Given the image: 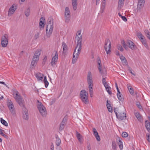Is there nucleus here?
Segmentation results:
<instances>
[{
    "label": "nucleus",
    "mask_w": 150,
    "mask_h": 150,
    "mask_svg": "<svg viewBox=\"0 0 150 150\" xmlns=\"http://www.w3.org/2000/svg\"><path fill=\"white\" fill-rule=\"evenodd\" d=\"M80 96L82 101L85 103L87 104L88 102V93L84 90H81L80 92Z\"/></svg>",
    "instance_id": "nucleus-1"
},
{
    "label": "nucleus",
    "mask_w": 150,
    "mask_h": 150,
    "mask_svg": "<svg viewBox=\"0 0 150 150\" xmlns=\"http://www.w3.org/2000/svg\"><path fill=\"white\" fill-rule=\"evenodd\" d=\"M15 96L14 97L15 100L21 107L24 108L25 106L24 104V102L22 97L17 91H15Z\"/></svg>",
    "instance_id": "nucleus-2"
},
{
    "label": "nucleus",
    "mask_w": 150,
    "mask_h": 150,
    "mask_svg": "<svg viewBox=\"0 0 150 150\" xmlns=\"http://www.w3.org/2000/svg\"><path fill=\"white\" fill-rule=\"evenodd\" d=\"M40 54V50L39 49L37 50L35 52L31 62V65L32 66H34L36 65L39 60V56Z\"/></svg>",
    "instance_id": "nucleus-3"
},
{
    "label": "nucleus",
    "mask_w": 150,
    "mask_h": 150,
    "mask_svg": "<svg viewBox=\"0 0 150 150\" xmlns=\"http://www.w3.org/2000/svg\"><path fill=\"white\" fill-rule=\"evenodd\" d=\"M38 104L37 105V108L40 113L43 117H45L47 114V112L45 107L39 100H38Z\"/></svg>",
    "instance_id": "nucleus-4"
},
{
    "label": "nucleus",
    "mask_w": 150,
    "mask_h": 150,
    "mask_svg": "<svg viewBox=\"0 0 150 150\" xmlns=\"http://www.w3.org/2000/svg\"><path fill=\"white\" fill-rule=\"evenodd\" d=\"M145 0H138L136 13L141 12L144 7Z\"/></svg>",
    "instance_id": "nucleus-5"
},
{
    "label": "nucleus",
    "mask_w": 150,
    "mask_h": 150,
    "mask_svg": "<svg viewBox=\"0 0 150 150\" xmlns=\"http://www.w3.org/2000/svg\"><path fill=\"white\" fill-rule=\"evenodd\" d=\"M104 48L107 54H110L111 52L110 50L111 45L110 42L109 40L107 39L105 40Z\"/></svg>",
    "instance_id": "nucleus-6"
},
{
    "label": "nucleus",
    "mask_w": 150,
    "mask_h": 150,
    "mask_svg": "<svg viewBox=\"0 0 150 150\" xmlns=\"http://www.w3.org/2000/svg\"><path fill=\"white\" fill-rule=\"evenodd\" d=\"M8 36L6 34H4L2 37L1 43L3 47H6L7 46L8 42Z\"/></svg>",
    "instance_id": "nucleus-7"
},
{
    "label": "nucleus",
    "mask_w": 150,
    "mask_h": 150,
    "mask_svg": "<svg viewBox=\"0 0 150 150\" xmlns=\"http://www.w3.org/2000/svg\"><path fill=\"white\" fill-rule=\"evenodd\" d=\"M53 26L51 25L47 26L46 27V36L47 38H50L52 33Z\"/></svg>",
    "instance_id": "nucleus-8"
},
{
    "label": "nucleus",
    "mask_w": 150,
    "mask_h": 150,
    "mask_svg": "<svg viewBox=\"0 0 150 150\" xmlns=\"http://www.w3.org/2000/svg\"><path fill=\"white\" fill-rule=\"evenodd\" d=\"M87 80L88 86H93V81L92 73L90 71H89L88 73Z\"/></svg>",
    "instance_id": "nucleus-9"
},
{
    "label": "nucleus",
    "mask_w": 150,
    "mask_h": 150,
    "mask_svg": "<svg viewBox=\"0 0 150 150\" xmlns=\"http://www.w3.org/2000/svg\"><path fill=\"white\" fill-rule=\"evenodd\" d=\"M127 47L128 46L132 50H135L136 48V46L135 44L131 41L128 40L126 42Z\"/></svg>",
    "instance_id": "nucleus-10"
},
{
    "label": "nucleus",
    "mask_w": 150,
    "mask_h": 150,
    "mask_svg": "<svg viewBox=\"0 0 150 150\" xmlns=\"http://www.w3.org/2000/svg\"><path fill=\"white\" fill-rule=\"evenodd\" d=\"M7 106L11 113L13 114L14 112V107L12 102L11 100H8Z\"/></svg>",
    "instance_id": "nucleus-11"
},
{
    "label": "nucleus",
    "mask_w": 150,
    "mask_h": 150,
    "mask_svg": "<svg viewBox=\"0 0 150 150\" xmlns=\"http://www.w3.org/2000/svg\"><path fill=\"white\" fill-rule=\"evenodd\" d=\"M58 59V54L57 52L56 51L55 55L52 57L51 60V64L52 67H54L56 64Z\"/></svg>",
    "instance_id": "nucleus-12"
},
{
    "label": "nucleus",
    "mask_w": 150,
    "mask_h": 150,
    "mask_svg": "<svg viewBox=\"0 0 150 150\" xmlns=\"http://www.w3.org/2000/svg\"><path fill=\"white\" fill-rule=\"evenodd\" d=\"M67 117L66 116L64 117L60 123L59 127V131H62L64 128L67 120Z\"/></svg>",
    "instance_id": "nucleus-13"
},
{
    "label": "nucleus",
    "mask_w": 150,
    "mask_h": 150,
    "mask_svg": "<svg viewBox=\"0 0 150 150\" xmlns=\"http://www.w3.org/2000/svg\"><path fill=\"white\" fill-rule=\"evenodd\" d=\"M126 116L124 112H118V115H117V118L120 120H125Z\"/></svg>",
    "instance_id": "nucleus-14"
},
{
    "label": "nucleus",
    "mask_w": 150,
    "mask_h": 150,
    "mask_svg": "<svg viewBox=\"0 0 150 150\" xmlns=\"http://www.w3.org/2000/svg\"><path fill=\"white\" fill-rule=\"evenodd\" d=\"M35 76L38 81H42V79L44 77V75L43 74L38 72L35 74Z\"/></svg>",
    "instance_id": "nucleus-15"
},
{
    "label": "nucleus",
    "mask_w": 150,
    "mask_h": 150,
    "mask_svg": "<svg viewBox=\"0 0 150 150\" xmlns=\"http://www.w3.org/2000/svg\"><path fill=\"white\" fill-rule=\"evenodd\" d=\"M16 9V6H15L14 5H13L11 7L8 11V15L11 16L13 14Z\"/></svg>",
    "instance_id": "nucleus-16"
},
{
    "label": "nucleus",
    "mask_w": 150,
    "mask_h": 150,
    "mask_svg": "<svg viewBox=\"0 0 150 150\" xmlns=\"http://www.w3.org/2000/svg\"><path fill=\"white\" fill-rule=\"evenodd\" d=\"M78 48V52L76 54L75 53L76 56H77V57H79V55L81 51V44L79 43L78 44H77V46L76 47L75 49L74 50L76 49H76Z\"/></svg>",
    "instance_id": "nucleus-17"
},
{
    "label": "nucleus",
    "mask_w": 150,
    "mask_h": 150,
    "mask_svg": "<svg viewBox=\"0 0 150 150\" xmlns=\"http://www.w3.org/2000/svg\"><path fill=\"white\" fill-rule=\"evenodd\" d=\"M77 0H71L72 5L73 9L74 11H76L77 9L78 5Z\"/></svg>",
    "instance_id": "nucleus-18"
},
{
    "label": "nucleus",
    "mask_w": 150,
    "mask_h": 150,
    "mask_svg": "<svg viewBox=\"0 0 150 150\" xmlns=\"http://www.w3.org/2000/svg\"><path fill=\"white\" fill-rule=\"evenodd\" d=\"M125 0H119L118 8H117L118 10H120L121 8L123 6Z\"/></svg>",
    "instance_id": "nucleus-19"
},
{
    "label": "nucleus",
    "mask_w": 150,
    "mask_h": 150,
    "mask_svg": "<svg viewBox=\"0 0 150 150\" xmlns=\"http://www.w3.org/2000/svg\"><path fill=\"white\" fill-rule=\"evenodd\" d=\"M76 135L79 142L81 143L82 142V135L77 131H76Z\"/></svg>",
    "instance_id": "nucleus-20"
},
{
    "label": "nucleus",
    "mask_w": 150,
    "mask_h": 150,
    "mask_svg": "<svg viewBox=\"0 0 150 150\" xmlns=\"http://www.w3.org/2000/svg\"><path fill=\"white\" fill-rule=\"evenodd\" d=\"M23 118L26 120H27L28 119V114L27 110L25 109L24 112H23Z\"/></svg>",
    "instance_id": "nucleus-21"
},
{
    "label": "nucleus",
    "mask_w": 150,
    "mask_h": 150,
    "mask_svg": "<svg viewBox=\"0 0 150 150\" xmlns=\"http://www.w3.org/2000/svg\"><path fill=\"white\" fill-rule=\"evenodd\" d=\"M76 52V49L74 50V52L73 54V57L72 58V64H74L76 62L77 58L79 57H77V56L75 54V52Z\"/></svg>",
    "instance_id": "nucleus-22"
},
{
    "label": "nucleus",
    "mask_w": 150,
    "mask_h": 150,
    "mask_svg": "<svg viewBox=\"0 0 150 150\" xmlns=\"http://www.w3.org/2000/svg\"><path fill=\"white\" fill-rule=\"evenodd\" d=\"M51 25L53 26V19L51 18H49L47 21V26Z\"/></svg>",
    "instance_id": "nucleus-23"
},
{
    "label": "nucleus",
    "mask_w": 150,
    "mask_h": 150,
    "mask_svg": "<svg viewBox=\"0 0 150 150\" xmlns=\"http://www.w3.org/2000/svg\"><path fill=\"white\" fill-rule=\"evenodd\" d=\"M93 86H88L89 93L91 97L93 96V89L92 88Z\"/></svg>",
    "instance_id": "nucleus-24"
},
{
    "label": "nucleus",
    "mask_w": 150,
    "mask_h": 150,
    "mask_svg": "<svg viewBox=\"0 0 150 150\" xmlns=\"http://www.w3.org/2000/svg\"><path fill=\"white\" fill-rule=\"evenodd\" d=\"M64 16V18L65 22L67 23H69L70 20V14H69V13L67 14H65Z\"/></svg>",
    "instance_id": "nucleus-25"
},
{
    "label": "nucleus",
    "mask_w": 150,
    "mask_h": 150,
    "mask_svg": "<svg viewBox=\"0 0 150 150\" xmlns=\"http://www.w3.org/2000/svg\"><path fill=\"white\" fill-rule=\"evenodd\" d=\"M146 127L149 132H150V122L148 121L145 122Z\"/></svg>",
    "instance_id": "nucleus-26"
},
{
    "label": "nucleus",
    "mask_w": 150,
    "mask_h": 150,
    "mask_svg": "<svg viewBox=\"0 0 150 150\" xmlns=\"http://www.w3.org/2000/svg\"><path fill=\"white\" fill-rule=\"evenodd\" d=\"M56 144L57 146H59L60 145L61 143V140L58 136H57L56 137Z\"/></svg>",
    "instance_id": "nucleus-27"
},
{
    "label": "nucleus",
    "mask_w": 150,
    "mask_h": 150,
    "mask_svg": "<svg viewBox=\"0 0 150 150\" xmlns=\"http://www.w3.org/2000/svg\"><path fill=\"white\" fill-rule=\"evenodd\" d=\"M45 20L44 18L41 17L40 18V21L39 23V25L40 27H44V22L43 21Z\"/></svg>",
    "instance_id": "nucleus-28"
},
{
    "label": "nucleus",
    "mask_w": 150,
    "mask_h": 150,
    "mask_svg": "<svg viewBox=\"0 0 150 150\" xmlns=\"http://www.w3.org/2000/svg\"><path fill=\"white\" fill-rule=\"evenodd\" d=\"M62 46L63 47V52H65L67 50V47L64 42H62Z\"/></svg>",
    "instance_id": "nucleus-29"
},
{
    "label": "nucleus",
    "mask_w": 150,
    "mask_h": 150,
    "mask_svg": "<svg viewBox=\"0 0 150 150\" xmlns=\"http://www.w3.org/2000/svg\"><path fill=\"white\" fill-rule=\"evenodd\" d=\"M137 36L138 38L141 40V41L144 39V36L141 32L138 33Z\"/></svg>",
    "instance_id": "nucleus-30"
},
{
    "label": "nucleus",
    "mask_w": 150,
    "mask_h": 150,
    "mask_svg": "<svg viewBox=\"0 0 150 150\" xmlns=\"http://www.w3.org/2000/svg\"><path fill=\"white\" fill-rule=\"evenodd\" d=\"M135 115L138 120L140 121L142 120L141 116L139 113L138 112L135 113Z\"/></svg>",
    "instance_id": "nucleus-31"
},
{
    "label": "nucleus",
    "mask_w": 150,
    "mask_h": 150,
    "mask_svg": "<svg viewBox=\"0 0 150 150\" xmlns=\"http://www.w3.org/2000/svg\"><path fill=\"white\" fill-rule=\"evenodd\" d=\"M43 82L45 84V88H47L49 85V82L47 81V77L46 76L44 77Z\"/></svg>",
    "instance_id": "nucleus-32"
},
{
    "label": "nucleus",
    "mask_w": 150,
    "mask_h": 150,
    "mask_svg": "<svg viewBox=\"0 0 150 150\" xmlns=\"http://www.w3.org/2000/svg\"><path fill=\"white\" fill-rule=\"evenodd\" d=\"M1 123L6 126H8V125L6 121L3 119L2 118H1Z\"/></svg>",
    "instance_id": "nucleus-33"
},
{
    "label": "nucleus",
    "mask_w": 150,
    "mask_h": 150,
    "mask_svg": "<svg viewBox=\"0 0 150 150\" xmlns=\"http://www.w3.org/2000/svg\"><path fill=\"white\" fill-rule=\"evenodd\" d=\"M30 9L29 8H27L25 12V16L28 17L29 16L30 14Z\"/></svg>",
    "instance_id": "nucleus-34"
},
{
    "label": "nucleus",
    "mask_w": 150,
    "mask_h": 150,
    "mask_svg": "<svg viewBox=\"0 0 150 150\" xmlns=\"http://www.w3.org/2000/svg\"><path fill=\"white\" fill-rule=\"evenodd\" d=\"M144 32L147 38L150 40V32L147 30H145Z\"/></svg>",
    "instance_id": "nucleus-35"
},
{
    "label": "nucleus",
    "mask_w": 150,
    "mask_h": 150,
    "mask_svg": "<svg viewBox=\"0 0 150 150\" xmlns=\"http://www.w3.org/2000/svg\"><path fill=\"white\" fill-rule=\"evenodd\" d=\"M117 97L118 99L120 100H122V94L120 92H119V93H117Z\"/></svg>",
    "instance_id": "nucleus-36"
},
{
    "label": "nucleus",
    "mask_w": 150,
    "mask_h": 150,
    "mask_svg": "<svg viewBox=\"0 0 150 150\" xmlns=\"http://www.w3.org/2000/svg\"><path fill=\"white\" fill-rule=\"evenodd\" d=\"M76 39L77 40V44H78L79 43L81 44L82 37L77 36Z\"/></svg>",
    "instance_id": "nucleus-37"
},
{
    "label": "nucleus",
    "mask_w": 150,
    "mask_h": 150,
    "mask_svg": "<svg viewBox=\"0 0 150 150\" xmlns=\"http://www.w3.org/2000/svg\"><path fill=\"white\" fill-rule=\"evenodd\" d=\"M106 105L108 111L110 112H112V110L110 104H109V105L107 104Z\"/></svg>",
    "instance_id": "nucleus-38"
},
{
    "label": "nucleus",
    "mask_w": 150,
    "mask_h": 150,
    "mask_svg": "<svg viewBox=\"0 0 150 150\" xmlns=\"http://www.w3.org/2000/svg\"><path fill=\"white\" fill-rule=\"evenodd\" d=\"M119 16L122 19L125 21H127V19L124 16H123L121 15L120 13H118Z\"/></svg>",
    "instance_id": "nucleus-39"
},
{
    "label": "nucleus",
    "mask_w": 150,
    "mask_h": 150,
    "mask_svg": "<svg viewBox=\"0 0 150 150\" xmlns=\"http://www.w3.org/2000/svg\"><path fill=\"white\" fill-rule=\"evenodd\" d=\"M141 42L142 44L144 45L145 47L148 49V47L146 41L144 39L143 40L141 41Z\"/></svg>",
    "instance_id": "nucleus-40"
},
{
    "label": "nucleus",
    "mask_w": 150,
    "mask_h": 150,
    "mask_svg": "<svg viewBox=\"0 0 150 150\" xmlns=\"http://www.w3.org/2000/svg\"><path fill=\"white\" fill-rule=\"evenodd\" d=\"M68 13H69V14H70V12L69 11V8L67 7H66L65 8V14H67Z\"/></svg>",
    "instance_id": "nucleus-41"
},
{
    "label": "nucleus",
    "mask_w": 150,
    "mask_h": 150,
    "mask_svg": "<svg viewBox=\"0 0 150 150\" xmlns=\"http://www.w3.org/2000/svg\"><path fill=\"white\" fill-rule=\"evenodd\" d=\"M121 44H122V46H123V47L125 49H127V44L126 45L124 40H122L121 41Z\"/></svg>",
    "instance_id": "nucleus-42"
},
{
    "label": "nucleus",
    "mask_w": 150,
    "mask_h": 150,
    "mask_svg": "<svg viewBox=\"0 0 150 150\" xmlns=\"http://www.w3.org/2000/svg\"><path fill=\"white\" fill-rule=\"evenodd\" d=\"M98 63L99 66L98 67V69L100 72L101 73V61L100 60H99L98 61Z\"/></svg>",
    "instance_id": "nucleus-43"
},
{
    "label": "nucleus",
    "mask_w": 150,
    "mask_h": 150,
    "mask_svg": "<svg viewBox=\"0 0 150 150\" xmlns=\"http://www.w3.org/2000/svg\"><path fill=\"white\" fill-rule=\"evenodd\" d=\"M117 48L118 50H119L121 51H123L124 50V49L122 46L120 44L118 45L117 46Z\"/></svg>",
    "instance_id": "nucleus-44"
},
{
    "label": "nucleus",
    "mask_w": 150,
    "mask_h": 150,
    "mask_svg": "<svg viewBox=\"0 0 150 150\" xmlns=\"http://www.w3.org/2000/svg\"><path fill=\"white\" fill-rule=\"evenodd\" d=\"M137 106L138 108L140 110H142V106L140 105V103L139 102H137L136 103Z\"/></svg>",
    "instance_id": "nucleus-45"
},
{
    "label": "nucleus",
    "mask_w": 150,
    "mask_h": 150,
    "mask_svg": "<svg viewBox=\"0 0 150 150\" xmlns=\"http://www.w3.org/2000/svg\"><path fill=\"white\" fill-rule=\"evenodd\" d=\"M105 89L106 91L108 92L109 94L111 95L112 94L111 91H110V90L111 89V88L110 87L106 88Z\"/></svg>",
    "instance_id": "nucleus-46"
},
{
    "label": "nucleus",
    "mask_w": 150,
    "mask_h": 150,
    "mask_svg": "<svg viewBox=\"0 0 150 150\" xmlns=\"http://www.w3.org/2000/svg\"><path fill=\"white\" fill-rule=\"evenodd\" d=\"M122 136L123 137H126L128 136V134L126 132H123L122 134Z\"/></svg>",
    "instance_id": "nucleus-47"
},
{
    "label": "nucleus",
    "mask_w": 150,
    "mask_h": 150,
    "mask_svg": "<svg viewBox=\"0 0 150 150\" xmlns=\"http://www.w3.org/2000/svg\"><path fill=\"white\" fill-rule=\"evenodd\" d=\"M102 75H104V74H105L106 73V71L105 69H101V73L100 72Z\"/></svg>",
    "instance_id": "nucleus-48"
},
{
    "label": "nucleus",
    "mask_w": 150,
    "mask_h": 150,
    "mask_svg": "<svg viewBox=\"0 0 150 150\" xmlns=\"http://www.w3.org/2000/svg\"><path fill=\"white\" fill-rule=\"evenodd\" d=\"M47 56H45V57H44V58L43 59V62H42V64H43V65L45 64V62L47 61Z\"/></svg>",
    "instance_id": "nucleus-49"
},
{
    "label": "nucleus",
    "mask_w": 150,
    "mask_h": 150,
    "mask_svg": "<svg viewBox=\"0 0 150 150\" xmlns=\"http://www.w3.org/2000/svg\"><path fill=\"white\" fill-rule=\"evenodd\" d=\"M122 62L123 65H126L127 64V62L126 59H124L123 60H122Z\"/></svg>",
    "instance_id": "nucleus-50"
},
{
    "label": "nucleus",
    "mask_w": 150,
    "mask_h": 150,
    "mask_svg": "<svg viewBox=\"0 0 150 150\" xmlns=\"http://www.w3.org/2000/svg\"><path fill=\"white\" fill-rule=\"evenodd\" d=\"M93 131L94 136L96 135V134H98L97 130L95 128H93Z\"/></svg>",
    "instance_id": "nucleus-51"
},
{
    "label": "nucleus",
    "mask_w": 150,
    "mask_h": 150,
    "mask_svg": "<svg viewBox=\"0 0 150 150\" xmlns=\"http://www.w3.org/2000/svg\"><path fill=\"white\" fill-rule=\"evenodd\" d=\"M94 136L98 141H100V137L99 136L98 134H97L96 135H95Z\"/></svg>",
    "instance_id": "nucleus-52"
},
{
    "label": "nucleus",
    "mask_w": 150,
    "mask_h": 150,
    "mask_svg": "<svg viewBox=\"0 0 150 150\" xmlns=\"http://www.w3.org/2000/svg\"><path fill=\"white\" fill-rule=\"evenodd\" d=\"M116 147V145L115 142H112V148L114 149H115Z\"/></svg>",
    "instance_id": "nucleus-53"
},
{
    "label": "nucleus",
    "mask_w": 150,
    "mask_h": 150,
    "mask_svg": "<svg viewBox=\"0 0 150 150\" xmlns=\"http://www.w3.org/2000/svg\"><path fill=\"white\" fill-rule=\"evenodd\" d=\"M128 89L131 94H134V91L133 89L132 88H128Z\"/></svg>",
    "instance_id": "nucleus-54"
},
{
    "label": "nucleus",
    "mask_w": 150,
    "mask_h": 150,
    "mask_svg": "<svg viewBox=\"0 0 150 150\" xmlns=\"http://www.w3.org/2000/svg\"><path fill=\"white\" fill-rule=\"evenodd\" d=\"M146 136L147 137V141L150 142V134H146Z\"/></svg>",
    "instance_id": "nucleus-55"
},
{
    "label": "nucleus",
    "mask_w": 150,
    "mask_h": 150,
    "mask_svg": "<svg viewBox=\"0 0 150 150\" xmlns=\"http://www.w3.org/2000/svg\"><path fill=\"white\" fill-rule=\"evenodd\" d=\"M105 8V4L101 6V12L102 13L103 12Z\"/></svg>",
    "instance_id": "nucleus-56"
},
{
    "label": "nucleus",
    "mask_w": 150,
    "mask_h": 150,
    "mask_svg": "<svg viewBox=\"0 0 150 150\" xmlns=\"http://www.w3.org/2000/svg\"><path fill=\"white\" fill-rule=\"evenodd\" d=\"M102 83L103 84H106L107 82H106L105 78H103L102 80Z\"/></svg>",
    "instance_id": "nucleus-57"
},
{
    "label": "nucleus",
    "mask_w": 150,
    "mask_h": 150,
    "mask_svg": "<svg viewBox=\"0 0 150 150\" xmlns=\"http://www.w3.org/2000/svg\"><path fill=\"white\" fill-rule=\"evenodd\" d=\"M118 145H119V148L120 150H122L123 149V145L122 143V144H118Z\"/></svg>",
    "instance_id": "nucleus-58"
},
{
    "label": "nucleus",
    "mask_w": 150,
    "mask_h": 150,
    "mask_svg": "<svg viewBox=\"0 0 150 150\" xmlns=\"http://www.w3.org/2000/svg\"><path fill=\"white\" fill-rule=\"evenodd\" d=\"M39 37V34L38 33H37L34 35V38L35 39H37Z\"/></svg>",
    "instance_id": "nucleus-59"
},
{
    "label": "nucleus",
    "mask_w": 150,
    "mask_h": 150,
    "mask_svg": "<svg viewBox=\"0 0 150 150\" xmlns=\"http://www.w3.org/2000/svg\"><path fill=\"white\" fill-rule=\"evenodd\" d=\"M77 36L82 37L81 32L78 31L77 33Z\"/></svg>",
    "instance_id": "nucleus-60"
},
{
    "label": "nucleus",
    "mask_w": 150,
    "mask_h": 150,
    "mask_svg": "<svg viewBox=\"0 0 150 150\" xmlns=\"http://www.w3.org/2000/svg\"><path fill=\"white\" fill-rule=\"evenodd\" d=\"M120 58L121 61H122V60H123L124 59H126L125 58V57L124 56H123L122 55H121L120 57Z\"/></svg>",
    "instance_id": "nucleus-61"
},
{
    "label": "nucleus",
    "mask_w": 150,
    "mask_h": 150,
    "mask_svg": "<svg viewBox=\"0 0 150 150\" xmlns=\"http://www.w3.org/2000/svg\"><path fill=\"white\" fill-rule=\"evenodd\" d=\"M87 148L88 150H90L91 149V147L90 144L88 145Z\"/></svg>",
    "instance_id": "nucleus-62"
},
{
    "label": "nucleus",
    "mask_w": 150,
    "mask_h": 150,
    "mask_svg": "<svg viewBox=\"0 0 150 150\" xmlns=\"http://www.w3.org/2000/svg\"><path fill=\"white\" fill-rule=\"evenodd\" d=\"M129 72L131 74H132L133 75H134V76H135V75L132 72V70L131 69H129Z\"/></svg>",
    "instance_id": "nucleus-63"
},
{
    "label": "nucleus",
    "mask_w": 150,
    "mask_h": 150,
    "mask_svg": "<svg viewBox=\"0 0 150 150\" xmlns=\"http://www.w3.org/2000/svg\"><path fill=\"white\" fill-rule=\"evenodd\" d=\"M100 0H96V4L98 5L99 4Z\"/></svg>",
    "instance_id": "nucleus-64"
}]
</instances>
